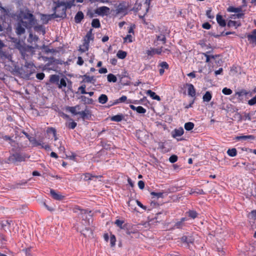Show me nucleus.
<instances>
[{
  "mask_svg": "<svg viewBox=\"0 0 256 256\" xmlns=\"http://www.w3.org/2000/svg\"><path fill=\"white\" fill-rule=\"evenodd\" d=\"M0 63L3 64L4 68L10 72H18L20 68L16 62L13 60L12 53L9 50L0 51Z\"/></svg>",
  "mask_w": 256,
  "mask_h": 256,
  "instance_id": "nucleus-1",
  "label": "nucleus"
},
{
  "mask_svg": "<svg viewBox=\"0 0 256 256\" xmlns=\"http://www.w3.org/2000/svg\"><path fill=\"white\" fill-rule=\"evenodd\" d=\"M55 6L54 8V14H52L54 18H64L66 17V10L68 7L70 8L71 4L68 2L66 4L63 1L54 2Z\"/></svg>",
  "mask_w": 256,
  "mask_h": 256,
  "instance_id": "nucleus-2",
  "label": "nucleus"
},
{
  "mask_svg": "<svg viewBox=\"0 0 256 256\" xmlns=\"http://www.w3.org/2000/svg\"><path fill=\"white\" fill-rule=\"evenodd\" d=\"M20 20L26 28H31L36 23L34 16L29 12L22 13Z\"/></svg>",
  "mask_w": 256,
  "mask_h": 256,
  "instance_id": "nucleus-3",
  "label": "nucleus"
},
{
  "mask_svg": "<svg viewBox=\"0 0 256 256\" xmlns=\"http://www.w3.org/2000/svg\"><path fill=\"white\" fill-rule=\"evenodd\" d=\"M126 102V104H128V103H133V104H138L136 102L137 100H134V102H132L131 100H127V97L126 96H122L120 98L118 99L114 100V102L112 103V104H110L108 106H107L106 107L109 108L114 105H116L120 103L124 102Z\"/></svg>",
  "mask_w": 256,
  "mask_h": 256,
  "instance_id": "nucleus-4",
  "label": "nucleus"
},
{
  "mask_svg": "<svg viewBox=\"0 0 256 256\" xmlns=\"http://www.w3.org/2000/svg\"><path fill=\"white\" fill-rule=\"evenodd\" d=\"M26 156L24 155L16 153L9 157V160L11 162H21L25 160Z\"/></svg>",
  "mask_w": 256,
  "mask_h": 256,
  "instance_id": "nucleus-5",
  "label": "nucleus"
},
{
  "mask_svg": "<svg viewBox=\"0 0 256 256\" xmlns=\"http://www.w3.org/2000/svg\"><path fill=\"white\" fill-rule=\"evenodd\" d=\"M78 114L83 120H90L92 117V112L86 106L84 110L80 112Z\"/></svg>",
  "mask_w": 256,
  "mask_h": 256,
  "instance_id": "nucleus-6",
  "label": "nucleus"
},
{
  "mask_svg": "<svg viewBox=\"0 0 256 256\" xmlns=\"http://www.w3.org/2000/svg\"><path fill=\"white\" fill-rule=\"evenodd\" d=\"M150 4V0H146V2L144 3L143 4L138 5V7L136 8L137 10H141L142 7L144 8L146 10L145 12L144 13V16H140V18H142L144 17V15L148 12Z\"/></svg>",
  "mask_w": 256,
  "mask_h": 256,
  "instance_id": "nucleus-7",
  "label": "nucleus"
},
{
  "mask_svg": "<svg viewBox=\"0 0 256 256\" xmlns=\"http://www.w3.org/2000/svg\"><path fill=\"white\" fill-rule=\"evenodd\" d=\"M25 27L24 24L22 23V22L20 20L17 24L16 26V32L18 35H21L25 32Z\"/></svg>",
  "mask_w": 256,
  "mask_h": 256,
  "instance_id": "nucleus-8",
  "label": "nucleus"
},
{
  "mask_svg": "<svg viewBox=\"0 0 256 256\" xmlns=\"http://www.w3.org/2000/svg\"><path fill=\"white\" fill-rule=\"evenodd\" d=\"M66 109L67 111L70 112L72 114L78 115L80 112V105L77 104L74 106H67Z\"/></svg>",
  "mask_w": 256,
  "mask_h": 256,
  "instance_id": "nucleus-9",
  "label": "nucleus"
},
{
  "mask_svg": "<svg viewBox=\"0 0 256 256\" xmlns=\"http://www.w3.org/2000/svg\"><path fill=\"white\" fill-rule=\"evenodd\" d=\"M162 52V48L161 47L158 48H151L150 50H146V54L150 56H152L155 54H160Z\"/></svg>",
  "mask_w": 256,
  "mask_h": 256,
  "instance_id": "nucleus-10",
  "label": "nucleus"
},
{
  "mask_svg": "<svg viewBox=\"0 0 256 256\" xmlns=\"http://www.w3.org/2000/svg\"><path fill=\"white\" fill-rule=\"evenodd\" d=\"M188 95L191 97L194 98L196 95V90L194 86L191 84H187Z\"/></svg>",
  "mask_w": 256,
  "mask_h": 256,
  "instance_id": "nucleus-11",
  "label": "nucleus"
},
{
  "mask_svg": "<svg viewBox=\"0 0 256 256\" xmlns=\"http://www.w3.org/2000/svg\"><path fill=\"white\" fill-rule=\"evenodd\" d=\"M50 194L52 197L56 200H61L64 198V196H62L60 193H57L53 189H50Z\"/></svg>",
  "mask_w": 256,
  "mask_h": 256,
  "instance_id": "nucleus-12",
  "label": "nucleus"
},
{
  "mask_svg": "<svg viewBox=\"0 0 256 256\" xmlns=\"http://www.w3.org/2000/svg\"><path fill=\"white\" fill-rule=\"evenodd\" d=\"M184 133V130L182 127H180L178 128H176L172 132V136L173 138H176L177 136H182Z\"/></svg>",
  "mask_w": 256,
  "mask_h": 256,
  "instance_id": "nucleus-13",
  "label": "nucleus"
},
{
  "mask_svg": "<svg viewBox=\"0 0 256 256\" xmlns=\"http://www.w3.org/2000/svg\"><path fill=\"white\" fill-rule=\"evenodd\" d=\"M254 139L255 136L253 135L240 136L236 137V140H254Z\"/></svg>",
  "mask_w": 256,
  "mask_h": 256,
  "instance_id": "nucleus-14",
  "label": "nucleus"
},
{
  "mask_svg": "<svg viewBox=\"0 0 256 256\" xmlns=\"http://www.w3.org/2000/svg\"><path fill=\"white\" fill-rule=\"evenodd\" d=\"M248 39L250 42L256 44V29L254 30L252 34L248 36Z\"/></svg>",
  "mask_w": 256,
  "mask_h": 256,
  "instance_id": "nucleus-15",
  "label": "nucleus"
},
{
  "mask_svg": "<svg viewBox=\"0 0 256 256\" xmlns=\"http://www.w3.org/2000/svg\"><path fill=\"white\" fill-rule=\"evenodd\" d=\"M24 68H26V69H28V68L30 69V70H27L26 74V75L28 76H30L35 71L34 66L33 64H26L24 66Z\"/></svg>",
  "mask_w": 256,
  "mask_h": 256,
  "instance_id": "nucleus-16",
  "label": "nucleus"
},
{
  "mask_svg": "<svg viewBox=\"0 0 256 256\" xmlns=\"http://www.w3.org/2000/svg\"><path fill=\"white\" fill-rule=\"evenodd\" d=\"M84 81L86 82L92 83L94 84L96 81V79L94 76H90L84 74Z\"/></svg>",
  "mask_w": 256,
  "mask_h": 256,
  "instance_id": "nucleus-17",
  "label": "nucleus"
},
{
  "mask_svg": "<svg viewBox=\"0 0 256 256\" xmlns=\"http://www.w3.org/2000/svg\"><path fill=\"white\" fill-rule=\"evenodd\" d=\"M187 220V218H182L180 221L176 222L174 227L176 228H182L184 226V222Z\"/></svg>",
  "mask_w": 256,
  "mask_h": 256,
  "instance_id": "nucleus-18",
  "label": "nucleus"
},
{
  "mask_svg": "<svg viewBox=\"0 0 256 256\" xmlns=\"http://www.w3.org/2000/svg\"><path fill=\"white\" fill-rule=\"evenodd\" d=\"M110 10V8L106 6H101L98 8L96 12L100 15H104L106 14Z\"/></svg>",
  "mask_w": 256,
  "mask_h": 256,
  "instance_id": "nucleus-19",
  "label": "nucleus"
},
{
  "mask_svg": "<svg viewBox=\"0 0 256 256\" xmlns=\"http://www.w3.org/2000/svg\"><path fill=\"white\" fill-rule=\"evenodd\" d=\"M146 94L153 100H157L158 101L160 100V97L156 95L154 92L152 91L151 90H148L146 92Z\"/></svg>",
  "mask_w": 256,
  "mask_h": 256,
  "instance_id": "nucleus-20",
  "label": "nucleus"
},
{
  "mask_svg": "<svg viewBox=\"0 0 256 256\" xmlns=\"http://www.w3.org/2000/svg\"><path fill=\"white\" fill-rule=\"evenodd\" d=\"M216 19L217 22L220 26L224 27L226 26V20L222 18V16L221 15L217 14Z\"/></svg>",
  "mask_w": 256,
  "mask_h": 256,
  "instance_id": "nucleus-21",
  "label": "nucleus"
},
{
  "mask_svg": "<svg viewBox=\"0 0 256 256\" xmlns=\"http://www.w3.org/2000/svg\"><path fill=\"white\" fill-rule=\"evenodd\" d=\"M84 17V15L82 12L81 11L78 12L74 17L75 22L77 24L80 22Z\"/></svg>",
  "mask_w": 256,
  "mask_h": 256,
  "instance_id": "nucleus-22",
  "label": "nucleus"
},
{
  "mask_svg": "<svg viewBox=\"0 0 256 256\" xmlns=\"http://www.w3.org/2000/svg\"><path fill=\"white\" fill-rule=\"evenodd\" d=\"M89 42L84 40L83 44L80 47L79 50L82 52H86L88 50Z\"/></svg>",
  "mask_w": 256,
  "mask_h": 256,
  "instance_id": "nucleus-23",
  "label": "nucleus"
},
{
  "mask_svg": "<svg viewBox=\"0 0 256 256\" xmlns=\"http://www.w3.org/2000/svg\"><path fill=\"white\" fill-rule=\"evenodd\" d=\"M28 140L34 146H40L42 145V141L37 140L34 137L28 138Z\"/></svg>",
  "mask_w": 256,
  "mask_h": 256,
  "instance_id": "nucleus-24",
  "label": "nucleus"
},
{
  "mask_svg": "<svg viewBox=\"0 0 256 256\" xmlns=\"http://www.w3.org/2000/svg\"><path fill=\"white\" fill-rule=\"evenodd\" d=\"M124 116L122 114H118L111 118V120L113 122H120L124 119Z\"/></svg>",
  "mask_w": 256,
  "mask_h": 256,
  "instance_id": "nucleus-25",
  "label": "nucleus"
},
{
  "mask_svg": "<svg viewBox=\"0 0 256 256\" xmlns=\"http://www.w3.org/2000/svg\"><path fill=\"white\" fill-rule=\"evenodd\" d=\"M52 17H54V16H52V14H41V20L44 24L48 23V22L51 20Z\"/></svg>",
  "mask_w": 256,
  "mask_h": 256,
  "instance_id": "nucleus-26",
  "label": "nucleus"
},
{
  "mask_svg": "<svg viewBox=\"0 0 256 256\" xmlns=\"http://www.w3.org/2000/svg\"><path fill=\"white\" fill-rule=\"evenodd\" d=\"M108 100V98L106 94H102L98 98V102L101 104H106Z\"/></svg>",
  "mask_w": 256,
  "mask_h": 256,
  "instance_id": "nucleus-27",
  "label": "nucleus"
},
{
  "mask_svg": "<svg viewBox=\"0 0 256 256\" xmlns=\"http://www.w3.org/2000/svg\"><path fill=\"white\" fill-rule=\"evenodd\" d=\"M228 27H235L236 28L240 26V22L230 20L227 24Z\"/></svg>",
  "mask_w": 256,
  "mask_h": 256,
  "instance_id": "nucleus-28",
  "label": "nucleus"
},
{
  "mask_svg": "<svg viewBox=\"0 0 256 256\" xmlns=\"http://www.w3.org/2000/svg\"><path fill=\"white\" fill-rule=\"evenodd\" d=\"M60 77L58 75L52 74L50 76V81L52 83L58 84Z\"/></svg>",
  "mask_w": 256,
  "mask_h": 256,
  "instance_id": "nucleus-29",
  "label": "nucleus"
},
{
  "mask_svg": "<svg viewBox=\"0 0 256 256\" xmlns=\"http://www.w3.org/2000/svg\"><path fill=\"white\" fill-rule=\"evenodd\" d=\"M212 98V96L210 92H206L203 96L202 99L204 102H209Z\"/></svg>",
  "mask_w": 256,
  "mask_h": 256,
  "instance_id": "nucleus-30",
  "label": "nucleus"
},
{
  "mask_svg": "<svg viewBox=\"0 0 256 256\" xmlns=\"http://www.w3.org/2000/svg\"><path fill=\"white\" fill-rule=\"evenodd\" d=\"M194 126V124L192 122H188L185 123L184 128L186 130L188 131H190L192 130Z\"/></svg>",
  "mask_w": 256,
  "mask_h": 256,
  "instance_id": "nucleus-31",
  "label": "nucleus"
},
{
  "mask_svg": "<svg viewBox=\"0 0 256 256\" xmlns=\"http://www.w3.org/2000/svg\"><path fill=\"white\" fill-rule=\"evenodd\" d=\"M92 29H90L86 34L85 38L84 40L88 41L90 42V40H93L94 38V36L92 33Z\"/></svg>",
  "mask_w": 256,
  "mask_h": 256,
  "instance_id": "nucleus-32",
  "label": "nucleus"
},
{
  "mask_svg": "<svg viewBox=\"0 0 256 256\" xmlns=\"http://www.w3.org/2000/svg\"><path fill=\"white\" fill-rule=\"evenodd\" d=\"M227 154L229 156L234 157L236 156L237 150L235 148L228 149L227 151Z\"/></svg>",
  "mask_w": 256,
  "mask_h": 256,
  "instance_id": "nucleus-33",
  "label": "nucleus"
},
{
  "mask_svg": "<svg viewBox=\"0 0 256 256\" xmlns=\"http://www.w3.org/2000/svg\"><path fill=\"white\" fill-rule=\"evenodd\" d=\"M126 52L122 50H118L116 54L117 56L120 59L124 58L126 56Z\"/></svg>",
  "mask_w": 256,
  "mask_h": 256,
  "instance_id": "nucleus-34",
  "label": "nucleus"
},
{
  "mask_svg": "<svg viewBox=\"0 0 256 256\" xmlns=\"http://www.w3.org/2000/svg\"><path fill=\"white\" fill-rule=\"evenodd\" d=\"M249 94V92H247L246 90L242 89L239 92H237L235 93V96H237L238 97H241L244 96H246Z\"/></svg>",
  "mask_w": 256,
  "mask_h": 256,
  "instance_id": "nucleus-35",
  "label": "nucleus"
},
{
  "mask_svg": "<svg viewBox=\"0 0 256 256\" xmlns=\"http://www.w3.org/2000/svg\"><path fill=\"white\" fill-rule=\"evenodd\" d=\"M74 212H80V214H86V213H88V210H86L80 209V208L79 206H76L74 208Z\"/></svg>",
  "mask_w": 256,
  "mask_h": 256,
  "instance_id": "nucleus-36",
  "label": "nucleus"
},
{
  "mask_svg": "<svg viewBox=\"0 0 256 256\" xmlns=\"http://www.w3.org/2000/svg\"><path fill=\"white\" fill-rule=\"evenodd\" d=\"M108 80V82H116L117 80L116 77L112 74H110L107 76Z\"/></svg>",
  "mask_w": 256,
  "mask_h": 256,
  "instance_id": "nucleus-37",
  "label": "nucleus"
},
{
  "mask_svg": "<svg viewBox=\"0 0 256 256\" xmlns=\"http://www.w3.org/2000/svg\"><path fill=\"white\" fill-rule=\"evenodd\" d=\"M82 234L85 236H90L92 235V230H90L88 228H86L84 230H82Z\"/></svg>",
  "mask_w": 256,
  "mask_h": 256,
  "instance_id": "nucleus-38",
  "label": "nucleus"
},
{
  "mask_svg": "<svg viewBox=\"0 0 256 256\" xmlns=\"http://www.w3.org/2000/svg\"><path fill=\"white\" fill-rule=\"evenodd\" d=\"M228 11L229 12H242V8H234L233 6H230L228 8Z\"/></svg>",
  "mask_w": 256,
  "mask_h": 256,
  "instance_id": "nucleus-39",
  "label": "nucleus"
},
{
  "mask_svg": "<svg viewBox=\"0 0 256 256\" xmlns=\"http://www.w3.org/2000/svg\"><path fill=\"white\" fill-rule=\"evenodd\" d=\"M92 26L93 28H98L100 27V22L98 19L94 18L92 20Z\"/></svg>",
  "mask_w": 256,
  "mask_h": 256,
  "instance_id": "nucleus-40",
  "label": "nucleus"
},
{
  "mask_svg": "<svg viewBox=\"0 0 256 256\" xmlns=\"http://www.w3.org/2000/svg\"><path fill=\"white\" fill-rule=\"evenodd\" d=\"M188 216L193 219L196 218L198 216V213L195 210H189L186 212Z\"/></svg>",
  "mask_w": 256,
  "mask_h": 256,
  "instance_id": "nucleus-41",
  "label": "nucleus"
},
{
  "mask_svg": "<svg viewBox=\"0 0 256 256\" xmlns=\"http://www.w3.org/2000/svg\"><path fill=\"white\" fill-rule=\"evenodd\" d=\"M82 100L85 103L87 104H92L94 102V100L92 98H88L85 96H82Z\"/></svg>",
  "mask_w": 256,
  "mask_h": 256,
  "instance_id": "nucleus-42",
  "label": "nucleus"
},
{
  "mask_svg": "<svg viewBox=\"0 0 256 256\" xmlns=\"http://www.w3.org/2000/svg\"><path fill=\"white\" fill-rule=\"evenodd\" d=\"M58 88H62V87H66V83L64 78H62L60 80V84H58Z\"/></svg>",
  "mask_w": 256,
  "mask_h": 256,
  "instance_id": "nucleus-43",
  "label": "nucleus"
},
{
  "mask_svg": "<svg viewBox=\"0 0 256 256\" xmlns=\"http://www.w3.org/2000/svg\"><path fill=\"white\" fill-rule=\"evenodd\" d=\"M156 40L158 41H161L163 44H165L166 42V38L164 34H160L156 36Z\"/></svg>",
  "mask_w": 256,
  "mask_h": 256,
  "instance_id": "nucleus-44",
  "label": "nucleus"
},
{
  "mask_svg": "<svg viewBox=\"0 0 256 256\" xmlns=\"http://www.w3.org/2000/svg\"><path fill=\"white\" fill-rule=\"evenodd\" d=\"M116 238L114 234H111L110 236V246L113 247L116 244Z\"/></svg>",
  "mask_w": 256,
  "mask_h": 256,
  "instance_id": "nucleus-45",
  "label": "nucleus"
},
{
  "mask_svg": "<svg viewBox=\"0 0 256 256\" xmlns=\"http://www.w3.org/2000/svg\"><path fill=\"white\" fill-rule=\"evenodd\" d=\"M94 177H96V176L92 175L91 174H90L89 173H86L84 174V181H88V180H92V178H94Z\"/></svg>",
  "mask_w": 256,
  "mask_h": 256,
  "instance_id": "nucleus-46",
  "label": "nucleus"
},
{
  "mask_svg": "<svg viewBox=\"0 0 256 256\" xmlns=\"http://www.w3.org/2000/svg\"><path fill=\"white\" fill-rule=\"evenodd\" d=\"M222 92L225 95H230L232 94V91L230 88H224L222 89Z\"/></svg>",
  "mask_w": 256,
  "mask_h": 256,
  "instance_id": "nucleus-47",
  "label": "nucleus"
},
{
  "mask_svg": "<svg viewBox=\"0 0 256 256\" xmlns=\"http://www.w3.org/2000/svg\"><path fill=\"white\" fill-rule=\"evenodd\" d=\"M0 10L2 11V14L5 16L8 14V9L2 6L1 3H0Z\"/></svg>",
  "mask_w": 256,
  "mask_h": 256,
  "instance_id": "nucleus-48",
  "label": "nucleus"
},
{
  "mask_svg": "<svg viewBox=\"0 0 256 256\" xmlns=\"http://www.w3.org/2000/svg\"><path fill=\"white\" fill-rule=\"evenodd\" d=\"M136 112H137L139 114H145L146 112V108H144L142 106H138L136 107Z\"/></svg>",
  "mask_w": 256,
  "mask_h": 256,
  "instance_id": "nucleus-49",
  "label": "nucleus"
},
{
  "mask_svg": "<svg viewBox=\"0 0 256 256\" xmlns=\"http://www.w3.org/2000/svg\"><path fill=\"white\" fill-rule=\"evenodd\" d=\"M34 30L36 31L42 32L43 33V34H44L46 32L44 28L42 25L36 26H34Z\"/></svg>",
  "mask_w": 256,
  "mask_h": 256,
  "instance_id": "nucleus-50",
  "label": "nucleus"
},
{
  "mask_svg": "<svg viewBox=\"0 0 256 256\" xmlns=\"http://www.w3.org/2000/svg\"><path fill=\"white\" fill-rule=\"evenodd\" d=\"M77 126L76 122L74 121H72L71 122L68 123L66 124V126H68L69 128L74 129Z\"/></svg>",
  "mask_w": 256,
  "mask_h": 256,
  "instance_id": "nucleus-51",
  "label": "nucleus"
},
{
  "mask_svg": "<svg viewBox=\"0 0 256 256\" xmlns=\"http://www.w3.org/2000/svg\"><path fill=\"white\" fill-rule=\"evenodd\" d=\"M160 66L163 69L168 70L169 68L168 64L166 62H162L160 64Z\"/></svg>",
  "mask_w": 256,
  "mask_h": 256,
  "instance_id": "nucleus-52",
  "label": "nucleus"
},
{
  "mask_svg": "<svg viewBox=\"0 0 256 256\" xmlns=\"http://www.w3.org/2000/svg\"><path fill=\"white\" fill-rule=\"evenodd\" d=\"M124 223L123 220H116L115 222V224L120 228H122V225Z\"/></svg>",
  "mask_w": 256,
  "mask_h": 256,
  "instance_id": "nucleus-53",
  "label": "nucleus"
},
{
  "mask_svg": "<svg viewBox=\"0 0 256 256\" xmlns=\"http://www.w3.org/2000/svg\"><path fill=\"white\" fill-rule=\"evenodd\" d=\"M178 156L176 155H172L169 158V161L171 163H174L178 160Z\"/></svg>",
  "mask_w": 256,
  "mask_h": 256,
  "instance_id": "nucleus-54",
  "label": "nucleus"
},
{
  "mask_svg": "<svg viewBox=\"0 0 256 256\" xmlns=\"http://www.w3.org/2000/svg\"><path fill=\"white\" fill-rule=\"evenodd\" d=\"M151 195L154 196H156L158 198H162L163 196V193L162 192H152L151 193H150Z\"/></svg>",
  "mask_w": 256,
  "mask_h": 256,
  "instance_id": "nucleus-55",
  "label": "nucleus"
},
{
  "mask_svg": "<svg viewBox=\"0 0 256 256\" xmlns=\"http://www.w3.org/2000/svg\"><path fill=\"white\" fill-rule=\"evenodd\" d=\"M256 104V95L248 101V104L250 106H254Z\"/></svg>",
  "mask_w": 256,
  "mask_h": 256,
  "instance_id": "nucleus-56",
  "label": "nucleus"
},
{
  "mask_svg": "<svg viewBox=\"0 0 256 256\" xmlns=\"http://www.w3.org/2000/svg\"><path fill=\"white\" fill-rule=\"evenodd\" d=\"M206 15L209 18L212 19L214 18V16L212 14V10L210 8L206 11Z\"/></svg>",
  "mask_w": 256,
  "mask_h": 256,
  "instance_id": "nucleus-57",
  "label": "nucleus"
},
{
  "mask_svg": "<svg viewBox=\"0 0 256 256\" xmlns=\"http://www.w3.org/2000/svg\"><path fill=\"white\" fill-rule=\"evenodd\" d=\"M86 86L82 85V86L78 88V90L80 91L81 94H87V92L86 91Z\"/></svg>",
  "mask_w": 256,
  "mask_h": 256,
  "instance_id": "nucleus-58",
  "label": "nucleus"
},
{
  "mask_svg": "<svg viewBox=\"0 0 256 256\" xmlns=\"http://www.w3.org/2000/svg\"><path fill=\"white\" fill-rule=\"evenodd\" d=\"M182 240L184 242H186L187 244H190V243L192 242L190 238H188L186 236H183L182 238Z\"/></svg>",
  "mask_w": 256,
  "mask_h": 256,
  "instance_id": "nucleus-59",
  "label": "nucleus"
},
{
  "mask_svg": "<svg viewBox=\"0 0 256 256\" xmlns=\"http://www.w3.org/2000/svg\"><path fill=\"white\" fill-rule=\"evenodd\" d=\"M44 76L45 75L43 72L38 73L36 74V78L40 80H43L44 78Z\"/></svg>",
  "mask_w": 256,
  "mask_h": 256,
  "instance_id": "nucleus-60",
  "label": "nucleus"
},
{
  "mask_svg": "<svg viewBox=\"0 0 256 256\" xmlns=\"http://www.w3.org/2000/svg\"><path fill=\"white\" fill-rule=\"evenodd\" d=\"M132 36L130 34H128L124 38V42H132Z\"/></svg>",
  "mask_w": 256,
  "mask_h": 256,
  "instance_id": "nucleus-61",
  "label": "nucleus"
},
{
  "mask_svg": "<svg viewBox=\"0 0 256 256\" xmlns=\"http://www.w3.org/2000/svg\"><path fill=\"white\" fill-rule=\"evenodd\" d=\"M42 148H44L46 150H50V147L48 144H46L42 142V145L40 146Z\"/></svg>",
  "mask_w": 256,
  "mask_h": 256,
  "instance_id": "nucleus-62",
  "label": "nucleus"
},
{
  "mask_svg": "<svg viewBox=\"0 0 256 256\" xmlns=\"http://www.w3.org/2000/svg\"><path fill=\"white\" fill-rule=\"evenodd\" d=\"M202 28L206 30H210L211 28V25L208 22H204L202 25Z\"/></svg>",
  "mask_w": 256,
  "mask_h": 256,
  "instance_id": "nucleus-63",
  "label": "nucleus"
},
{
  "mask_svg": "<svg viewBox=\"0 0 256 256\" xmlns=\"http://www.w3.org/2000/svg\"><path fill=\"white\" fill-rule=\"evenodd\" d=\"M138 186L140 190L144 189V182L142 180L138 181Z\"/></svg>",
  "mask_w": 256,
  "mask_h": 256,
  "instance_id": "nucleus-64",
  "label": "nucleus"
}]
</instances>
